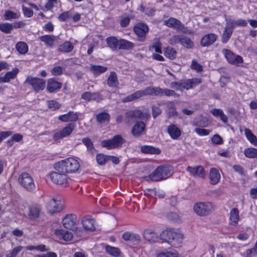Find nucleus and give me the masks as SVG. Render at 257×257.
I'll use <instances>...</instances> for the list:
<instances>
[{"instance_id": "obj_1", "label": "nucleus", "mask_w": 257, "mask_h": 257, "mask_svg": "<svg viewBox=\"0 0 257 257\" xmlns=\"http://www.w3.org/2000/svg\"><path fill=\"white\" fill-rule=\"evenodd\" d=\"M160 239L173 246H177L183 242V235L179 231L169 228L161 232Z\"/></svg>"}, {"instance_id": "obj_2", "label": "nucleus", "mask_w": 257, "mask_h": 257, "mask_svg": "<svg viewBox=\"0 0 257 257\" xmlns=\"http://www.w3.org/2000/svg\"><path fill=\"white\" fill-rule=\"evenodd\" d=\"M54 168L57 171L74 173L78 171L80 165L76 159L68 158L55 163Z\"/></svg>"}, {"instance_id": "obj_3", "label": "nucleus", "mask_w": 257, "mask_h": 257, "mask_svg": "<svg viewBox=\"0 0 257 257\" xmlns=\"http://www.w3.org/2000/svg\"><path fill=\"white\" fill-rule=\"evenodd\" d=\"M173 173V169L171 166L162 165L156 169L148 178L152 181L157 182L168 178Z\"/></svg>"}, {"instance_id": "obj_4", "label": "nucleus", "mask_w": 257, "mask_h": 257, "mask_svg": "<svg viewBox=\"0 0 257 257\" xmlns=\"http://www.w3.org/2000/svg\"><path fill=\"white\" fill-rule=\"evenodd\" d=\"M61 199L60 196L55 195L48 202L46 208L49 213L54 214L62 210L63 202Z\"/></svg>"}, {"instance_id": "obj_5", "label": "nucleus", "mask_w": 257, "mask_h": 257, "mask_svg": "<svg viewBox=\"0 0 257 257\" xmlns=\"http://www.w3.org/2000/svg\"><path fill=\"white\" fill-rule=\"evenodd\" d=\"M124 142L125 140L121 136L117 135L114 136L112 139L102 141L101 145L103 147L110 150L120 147Z\"/></svg>"}, {"instance_id": "obj_6", "label": "nucleus", "mask_w": 257, "mask_h": 257, "mask_svg": "<svg viewBox=\"0 0 257 257\" xmlns=\"http://www.w3.org/2000/svg\"><path fill=\"white\" fill-rule=\"evenodd\" d=\"M20 184L27 191H33L36 186L32 177L27 173H22L19 177Z\"/></svg>"}, {"instance_id": "obj_7", "label": "nucleus", "mask_w": 257, "mask_h": 257, "mask_svg": "<svg viewBox=\"0 0 257 257\" xmlns=\"http://www.w3.org/2000/svg\"><path fill=\"white\" fill-rule=\"evenodd\" d=\"M212 209V204L210 202H198L194 206L195 212L199 216L207 215L211 213Z\"/></svg>"}, {"instance_id": "obj_8", "label": "nucleus", "mask_w": 257, "mask_h": 257, "mask_svg": "<svg viewBox=\"0 0 257 257\" xmlns=\"http://www.w3.org/2000/svg\"><path fill=\"white\" fill-rule=\"evenodd\" d=\"M49 176L51 181L58 185L66 184L70 180L65 172L53 171L50 173Z\"/></svg>"}, {"instance_id": "obj_9", "label": "nucleus", "mask_w": 257, "mask_h": 257, "mask_svg": "<svg viewBox=\"0 0 257 257\" xmlns=\"http://www.w3.org/2000/svg\"><path fill=\"white\" fill-rule=\"evenodd\" d=\"M222 53L227 61L232 65H238L239 64L243 63V59L242 57L238 55H235L231 50L223 49Z\"/></svg>"}, {"instance_id": "obj_10", "label": "nucleus", "mask_w": 257, "mask_h": 257, "mask_svg": "<svg viewBox=\"0 0 257 257\" xmlns=\"http://www.w3.org/2000/svg\"><path fill=\"white\" fill-rule=\"evenodd\" d=\"M26 82L30 84L36 92L43 90L46 85L44 79L34 78L32 76H28L26 80Z\"/></svg>"}, {"instance_id": "obj_11", "label": "nucleus", "mask_w": 257, "mask_h": 257, "mask_svg": "<svg viewBox=\"0 0 257 257\" xmlns=\"http://www.w3.org/2000/svg\"><path fill=\"white\" fill-rule=\"evenodd\" d=\"M63 226L67 229H74L77 226V217L75 214L66 215L62 219Z\"/></svg>"}, {"instance_id": "obj_12", "label": "nucleus", "mask_w": 257, "mask_h": 257, "mask_svg": "<svg viewBox=\"0 0 257 257\" xmlns=\"http://www.w3.org/2000/svg\"><path fill=\"white\" fill-rule=\"evenodd\" d=\"M74 128V125L71 123L68 124L62 130L56 132L54 134L53 138L54 140L57 141L67 137L72 133Z\"/></svg>"}, {"instance_id": "obj_13", "label": "nucleus", "mask_w": 257, "mask_h": 257, "mask_svg": "<svg viewBox=\"0 0 257 257\" xmlns=\"http://www.w3.org/2000/svg\"><path fill=\"white\" fill-rule=\"evenodd\" d=\"M144 117V113L140 110L128 111L125 113L124 121L127 124H131L135 121L137 118Z\"/></svg>"}, {"instance_id": "obj_14", "label": "nucleus", "mask_w": 257, "mask_h": 257, "mask_svg": "<svg viewBox=\"0 0 257 257\" xmlns=\"http://www.w3.org/2000/svg\"><path fill=\"white\" fill-rule=\"evenodd\" d=\"M149 29L147 25L143 23H140L134 27V32L138 36V40L140 41H144L146 39L147 33Z\"/></svg>"}, {"instance_id": "obj_15", "label": "nucleus", "mask_w": 257, "mask_h": 257, "mask_svg": "<svg viewBox=\"0 0 257 257\" xmlns=\"http://www.w3.org/2000/svg\"><path fill=\"white\" fill-rule=\"evenodd\" d=\"M186 171L190 174L196 178H204L206 176L205 171L203 167L201 166L195 167L188 166L186 168Z\"/></svg>"}, {"instance_id": "obj_16", "label": "nucleus", "mask_w": 257, "mask_h": 257, "mask_svg": "<svg viewBox=\"0 0 257 257\" xmlns=\"http://www.w3.org/2000/svg\"><path fill=\"white\" fill-rule=\"evenodd\" d=\"M202 82V79L199 78H193L186 80H182V91L184 89L189 90L197 86Z\"/></svg>"}, {"instance_id": "obj_17", "label": "nucleus", "mask_w": 257, "mask_h": 257, "mask_svg": "<svg viewBox=\"0 0 257 257\" xmlns=\"http://www.w3.org/2000/svg\"><path fill=\"white\" fill-rule=\"evenodd\" d=\"M164 24L168 27L173 28L182 32H184L185 28L184 25L180 21L172 17L165 20Z\"/></svg>"}, {"instance_id": "obj_18", "label": "nucleus", "mask_w": 257, "mask_h": 257, "mask_svg": "<svg viewBox=\"0 0 257 257\" xmlns=\"http://www.w3.org/2000/svg\"><path fill=\"white\" fill-rule=\"evenodd\" d=\"M144 237L145 240L151 243L157 242L160 239V235L151 228H147L144 230Z\"/></svg>"}, {"instance_id": "obj_19", "label": "nucleus", "mask_w": 257, "mask_h": 257, "mask_svg": "<svg viewBox=\"0 0 257 257\" xmlns=\"http://www.w3.org/2000/svg\"><path fill=\"white\" fill-rule=\"evenodd\" d=\"M81 223L83 227L87 230L94 231L95 230V220L89 215L84 216L82 218Z\"/></svg>"}, {"instance_id": "obj_20", "label": "nucleus", "mask_w": 257, "mask_h": 257, "mask_svg": "<svg viewBox=\"0 0 257 257\" xmlns=\"http://www.w3.org/2000/svg\"><path fill=\"white\" fill-rule=\"evenodd\" d=\"M217 38V35L214 33L207 34L202 38L200 41V44L204 47H208L215 42Z\"/></svg>"}, {"instance_id": "obj_21", "label": "nucleus", "mask_w": 257, "mask_h": 257, "mask_svg": "<svg viewBox=\"0 0 257 257\" xmlns=\"http://www.w3.org/2000/svg\"><path fill=\"white\" fill-rule=\"evenodd\" d=\"M167 132L171 139L178 140L181 135V130L175 124H172L167 126Z\"/></svg>"}, {"instance_id": "obj_22", "label": "nucleus", "mask_w": 257, "mask_h": 257, "mask_svg": "<svg viewBox=\"0 0 257 257\" xmlns=\"http://www.w3.org/2000/svg\"><path fill=\"white\" fill-rule=\"evenodd\" d=\"M145 129V123L143 121H138L133 127L132 134L134 136L139 137L143 134Z\"/></svg>"}, {"instance_id": "obj_23", "label": "nucleus", "mask_w": 257, "mask_h": 257, "mask_svg": "<svg viewBox=\"0 0 257 257\" xmlns=\"http://www.w3.org/2000/svg\"><path fill=\"white\" fill-rule=\"evenodd\" d=\"M55 234L60 239L67 241L71 240L73 236L72 232L63 229H56Z\"/></svg>"}, {"instance_id": "obj_24", "label": "nucleus", "mask_w": 257, "mask_h": 257, "mask_svg": "<svg viewBox=\"0 0 257 257\" xmlns=\"http://www.w3.org/2000/svg\"><path fill=\"white\" fill-rule=\"evenodd\" d=\"M19 72V69L15 68L12 71L7 72L3 77H0V83H8L11 79H15Z\"/></svg>"}, {"instance_id": "obj_25", "label": "nucleus", "mask_w": 257, "mask_h": 257, "mask_svg": "<svg viewBox=\"0 0 257 257\" xmlns=\"http://www.w3.org/2000/svg\"><path fill=\"white\" fill-rule=\"evenodd\" d=\"M78 118V113L71 111L67 113L60 115L58 117V119L63 122L75 121Z\"/></svg>"}, {"instance_id": "obj_26", "label": "nucleus", "mask_w": 257, "mask_h": 257, "mask_svg": "<svg viewBox=\"0 0 257 257\" xmlns=\"http://www.w3.org/2000/svg\"><path fill=\"white\" fill-rule=\"evenodd\" d=\"M145 95H147V92H146V89L144 90H138L136 91L134 93L123 98L122 99V101L124 102L132 101L138 99L140 97Z\"/></svg>"}, {"instance_id": "obj_27", "label": "nucleus", "mask_w": 257, "mask_h": 257, "mask_svg": "<svg viewBox=\"0 0 257 257\" xmlns=\"http://www.w3.org/2000/svg\"><path fill=\"white\" fill-rule=\"evenodd\" d=\"M123 239L126 241H130L135 243L139 242L141 240L140 235L130 231H125L122 234Z\"/></svg>"}, {"instance_id": "obj_28", "label": "nucleus", "mask_w": 257, "mask_h": 257, "mask_svg": "<svg viewBox=\"0 0 257 257\" xmlns=\"http://www.w3.org/2000/svg\"><path fill=\"white\" fill-rule=\"evenodd\" d=\"M210 182L212 185L217 184L220 179V175L218 170L214 168H211L209 172Z\"/></svg>"}, {"instance_id": "obj_29", "label": "nucleus", "mask_w": 257, "mask_h": 257, "mask_svg": "<svg viewBox=\"0 0 257 257\" xmlns=\"http://www.w3.org/2000/svg\"><path fill=\"white\" fill-rule=\"evenodd\" d=\"M233 29L226 22L224 31L222 34L221 41L223 43H226L231 37L233 31Z\"/></svg>"}, {"instance_id": "obj_30", "label": "nucleus", "mask_w": 257, "mask_h": 257, "mask_svg": "<svg viewBox=\"0 0 257 257\" xmlns=\"http://www.w3.org/2000/svg\"><path fill=\"white\" fill-rule=\"evenodd\" d=\"M147 95L161 96L163 95L164 89L159 87H148L146 88Z\"/></svg>"}, {"instance_id": "obj_31", "label": "nucleus", "mask_w": 257, "mask_h": 257, "mask_svg": "<svg viewBox=\"0 0 257 257\" xmlns=\"http://www.w3.org/2000/svg\"><path fill=\"white\" fill-rule=\"evenodd\" d=\"M107 84L110 87H117L118 85V81L116 74L114 71H111L110 73L107 80Z\"/></svg>"}, {"instance_id": "obj_32", "label": "nucleus", "mask_w": 257, "mask_h": 257, "mask_svg": "<svg viewBox=\"0 0 257 257\" xmlns=\"http://www.w3.org/2000/svg\"><path fill=\"white\" fill-rule=\"evenodd\" d=\"M61 86V83L56 81L54 79H50L48 81L47 89L49 92H53L59 89Z\"/></svg>"}, {"instance_id": "obj_33", "label": "nucleus", "mask_w": 257, "mask_h": 257, "mask_svg": "<svg viewBox=\"0 0 257 257\" xmlns=\"http://www.w3.org/2000/svg\"><path fill=\"white\" fill-rule=\"evenodd\" d=\"M41 210V206L39 205H35L31 206L29 209L28 213L31 219H36L39 216Z\"/></svg>"}, {"instance_id": "obj_34", "label": "nucleus", "mask_w": 257, "mask_h": 257, "mask_svg": "<svg viewBox=\"0 0 257 257\" xmlns=\"http://www.w3.org/2000/svg\"><path fill=\"white\" fill-rule=\"evenodd\" d=\"M239 219V212L237 209L232 208L230 212V223L235 226L237 224Z\"/></svg>"}, {"instance_id": "obj_35", "label": "nucleus", "mask_w": 257, "mask_h": 257, "mask_svg": "<svg viewBox=\"0 0 257 257\" xmlns=\"http://www.w3.org/2000/svg\"><path fill=\"white\" fill-rule=\"evenodd\" d=\"M110 116L106 112H100L96 115L97 121L100 123H108Z\"/></svg>"}, {"instance_id": "obj_36", "label": "nucleus", "mask_w": 257, "mask_h": 257, "mask_svg": "<svg viewBox=\"0 0 257 257\" xmlns=\"http://www.w3.org/2000/svg\"><path fill=\"white\" fill-rule=\"evenodd\" d=\"M141 150L145 154H159L161 152L159 149L151 146H143L141 147Z\"/></svg>"}, {"instance_id": "obj_37", "label": "nucleus", "mask_w": 257, "mask_h": 257, "mask_svg": "<svg viewBox=\"0 0 257 257\" xmlns=\"http://www.w3.org/2000/svg\"><path fill=\"white\" fill-rule=\"evenodd\" d=\"M210 112L214 116L219 117L220 119L224 122H226L228 121V118L227 116L220 109H212L210 110Z\"/></svg>"}, {"instance_id": "obj_38", "label": "nucleus", "mask_w": 257, "mask_h": 257, "mask_svg": "<svg viewBox=\"0 0 257 257\" xmlns=\"http://www.w3.org/2000/svg\"><path fill=\"white\" fill-rule=\"evenodd\" d=\"M108 46L113 50H116L118 48L119 40L114 37H108L106 40Z\"/></svg>"}, {"instance_id": "obj_39", "label": "nucleus", "mask_w": 257, "mask_h": 257, "mask_svg": "<svg viewBox=\"0 0 257 257\" xmlns=\"http://www.w3.org/2000/svg\"><path fill=\"white\" fill-rule=\"evenodd\" d=\"M119 49L130 50L134 48V44L127 40L124 39L119 40Z\"/></svg>"}, {"instance_id": "obj_40", "label": "nucleus", "mask_w": 257, "mask_h": 257, "mask_svg": "<svg viewBox=\"0 0 257 257\" xmlns=\"http://www.w3.org/2000/svg\"><path fill=\"white\" fill-rule=\"evenodd\" d=\"M16 48L18 52L22 55L26 54L29 50L27 43L23 41L18 42L16 44Z\"/></svg>"}, {"instance_id": "obj_41", "label": "nucleus", "mask_w": 257, "mask_h": 257, "mask_svg": "<svg viewBox=\"0 0 257 257\" xmlns=\"http://www.w3.org/2000/svg\"><path fill=\"white\" fill-rule=\"evenodd\" d=\"M13 30V25L9 23H0V31L5 34H10Z\"/></svg>"}, {"instance_id": "obj_42", "label": "nucleus", "mask_w": 257, "mask_h": 257, "mask_svg": "<svg viewBox=\"0 0 257 257\" xmlns=\"http://www.w3.org/2000/svg\"><path fill=\"white\" fill-rule=\"evenodd\" d=\"M108 69L107 67L102 66L100 65H92L90 66V70L93 72L94 74L99 75L101 73L105 72Z\"/></svg>"}, {"instance_id": "obj_43", "label": "nucleus", "mask_w": 257, "mask_h": 257, "mask_svg": "<svg viewBox=\"0 0 257 257\" xmlns=\"http://www.w3.org/2000/svg\"><path fill=\"white\" fill-rule=\"evenodd\" d=\"M73 49V45L69 41H66L62 45H60L59 48V50L60 51L64 53H69L71 52Z\"/></svg>"}, {"instance_id": "obj_44", "label": "nucleus", "mask_w": 257, "mask_h": 257, "mask_svg": "<svg viewBox=\"0 0 257 257\" xmlns=\"http://www.w3.org/2000/svg\"><path fill=\"white\" fill-rule=\"evenodd\" d=\"M227 22L233 29L237 26L244 27L247 25L246 21L243 19H239L236 21L229 20Z\"/></svg>"}, {"instance_id": "obj_45", "label": "nucleus", "mask_w": 257, "mask_h": 257, "mask_svg": "<svg viewBox=\"0 0 257 257\" xmlns=\"http://www.w3.org/2000/svg\"><path fill=\"white\" fill-rule=\"evenodd\" d=\"M40 40L44 42L49 47L53 46L54 41V36L50 35H43L40 37Z\"/></svg>"}, {"instance_id": "obj_46", "label": "nucleus", "mask_w": 257, "mask_h": 257, "mask_svg": "<svg viewBox=\"0 0 257 257\" xmlns=\"http://www.w3.org/2000/svg\"><path fill=\"white\" fill-rule=\"evenodd\" d=\"M106 251L109 254L115 257H118L120 254V250L118 248L107 245L105 247Z\"/></svg>"}, {"instance_id": "obj_47", "label": "nucleus", "mask_w": 257, "mask_h": 257, "mask_svg": "<svg viewBox=\"0 0 257 257\" xmlns=\"http://www.w3.org/2000/svg\"><path fill=\"white\" fill-rule=\"evenodd\" d=\"M244 155L248 158H254L257 157V149L249 148L244 151Z\"/></svg>"}, {"instance_id": "obj_48", "label": "nucleus", "mask_w": 257, "mask_h": 257, "mask_svg": "<svg viewBox=\"0 0 257 257\" xmlns=\"http://www.w3.org/2000/svg\"><path fill=\"white\" fill-rule=\"evenodd\" d=\"M181 44L188 49L192 48L194 46L193 41L189 38L185 36H182Z\"/></svg>"}, {"instance_id": "obj_49", "label": "nucleus", "mask_w": 257, "mask_h": 257, "mask_svg": "<svg viewBox=\"0 0 257 257\" xmlns=\"http://www.w3.org/2000/svg\"><path fill=\"white\" fill-rule=\"evenodd\" d=\"M244 133L247 140L251 144L255 145V143L256 142V138L255 136L252 133L251 131L248 128H245Z\"/></svg>"}, {"instance_id": "obj_50", "label": "nucleus", "mask_w": 257, "mask_h": 257, "mask_svg": "<svg viewBox=\"0 0 257 257\" xmlns=\"http://www.w3.org/2000/svg\"><path fill=\"white\" fill-rule=\"evenodd\" d=\"M20 17V14L17 13H14L13 11H7L4 15L5 19L6 20H11L12 19H17Z\"/></svg>"}, {"instance_id": "obj_51", "label": "nucleus", "mask_w": 257, "mask_h": 257, "mask_svg": "<svg viewBox=\"0 0 257 257\" xmlns=\"http://www.w3.org/2000/svg\"><path fill=\"white\" fill-rule=\"evenodd\" d=\"M177 53L174 49L171 47H167L165 52L166 57L170 59H174L176 57Z\"/></svg>"}, {"instance_id": "obj_52", "label": "nucleus", "mask_w": 257, "mask_h": 257, "mask_svg": "<svg viewBox=\"0 0 257 257\" xmlns=\"http://www.w3.org/2000/svg\"><path fill=\"white\" fill-rule=\"evenodd\" d=\"M98 94L96 93H91L90 92H85L82 94L81 98L87 101H89L91 99H95Z\"/></svg>"}, {"instance_id": "obj_53", "label": "nucleus", "mask_w": 257, "mask_h": 257, "mask_svg": "<svg viewBox=\"0 0 257 257\" xmlns=\"http://www.w3.org/2000/svg\"><path fill=\"white\" fill-rule=\"evenodd\" d=\"M23 248V247L20 245L14 248L6 254V257H16Z\"/></svg>"}, {"instance_id": "obj_54", "label": "nucleus", "mask_w": 257, "mask_h": 257, "mask_svg": "<svg viewBox=\"0 0 257 257\" xmlns=\"http://www.w3.org/2000/svg\"><path fill=\"white\" fill-rule=\"evenodd\" d=\"M108 156H105L104 154H98L96 156V160L99 165H103L108 161Z\"/></svg>"}, {"instance_id": "obj_55", "label": "nucleus", "mask_w": 257, "mask_h": 257, "mask_svg": "<svg viewBox=\"0 0 257 257\" xmlns=\"http://www.w3.org/2000/svg\"><path fill=\"white\" fill-rule=\"evenodd\" d=\"M157 257H178V253L176 250L164 252L160 253Z\"/></svg>"}, {"instance_id": "obj_56", "label": "nucleus", "mask_w": 257, "mask_h": 257, "mask_svg": "<svg viewBox=\"0 0 257 257\" xmlns=\"http://www.w3.org/2000/svg\"><path fill=\"white\" fill-rule=\"evenodd\" d=\"M71 17V13L70 11H66L61 14L58 19L61 22H64Z\"/></svg>"}, {"instance_id": "obj_57", "label": "nucleus", "mask_w": 257, "mask_h": 257, "mask_svg": "<svg viewBox=\"0 0 257 257\" xmlns=\"http://www.w3.org/2000/svg\"><path fill=\"white\" fill-rule=\"evenodd\" d=\"M162 113V109L158 106L153 105L152 106V113L153 117L155 119Z\"/></svg>"}, {"instance_id": "obj_58", "label": "nucleus", "mask_w": 257, "mask_h": 257, "mask_svg": "<svg viewBox=\"0 0 257 257\" xmlns=\"http://www.w3.org/2000/svg\"><path fill=\"white\" fill-rule=\"evenodd\" d=\"M200 136H205L209 134L210 131L205 128H201L196 127L194 130Z\"/></svg>"}, {"instance_id": "obj_59", "label": "nucleus", "mask_w": 257, "mask_h": 257, "mask_svg": "<svg viewBox=\"0 0 257 257\" xmlns=\"http://www.w3.org/2000/svg\"><path fill=\"white\" fill-rule=\"evenodd\" d=\"M48 106L52 110H55L60 107V104L54 100H50L48 102Z\"/></svg>"}, {"instance_id": "obj_60", "label": "nucleus", "mask_w": 257, "mask_h": 257, "mask_svg": "<svg viewBox=\"0 0 257 257\" xmlns=\"http://www.w3.org/2000/svg\"><path fill=\"white\" fill-rule=\"evenodd\" d=\"M191 68L197 72H201L203 70L202 66L195 60L192 61Z\"/></svg>"}, {"instance_id": "obj_61", "label": "nucleus", "mask_w": 257, "mask_h": 257, "mask_svg": "<svg viewBox=\"0 0 257 257\" xmlns=\"http://www.w3.org/2000/svg\"><path fill=\"white\" fill-rule=\"evenodd\" d=\"M58 3V0H47L45 7L47 11L51 10L54 7V5Z\"/></svg>"}, {"instance_id": "obj_62", "label": "nucleus", "mask_w": 257, "mask_h": 257, "mask_svg": "<svg viewBox=\"0 0 257 257\" xmlns=\"http://www.w3.org/2000/svg\"><path fill=\"white\" fill-rule=\"evenodd\" d=\"M163 95H166L167 96H174L175 97H179V95L176 93L174 90H171L169 89H164Z\"/></svg>"}, {"instance_id": "obj_63", "label": "nucleus", "mask_w": 257, "mask_h": 257, "mask_svg": "<svg viewBox=\"0 0 257 257\" xmlns=\"http://www.w3.org/2000/svg\"><path fill=\"white\" fill-rule=\"evenodd\" d=\"M22 10L24 16L27 18H31L33 15V11L30 8H28L24 6H22Z\"/></svg>"}, {"instance_id": "obj_64", "label": "nucleus", "mask_w": 257, "mask_h": 257, "mask_svg": "<svg viewBox=\"0 0 257 257\" xmlns=\"http://www.w3.org/2000/svg\"><path fill=\"white\" fill-rule=\"evenodd\" d=\"M82 142L85 145L88 150H91L93 148L92 142L89 138H83Z\"/></svg>"}]
</instances>
